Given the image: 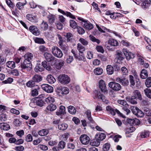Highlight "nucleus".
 Returning a JSON list of instances; mask_svg holds the SVG:
<instances>
[{"instance_id": "2eb2a0df", "label": "nucleus", "mask_w": 151, "mask_h": 151, "mask_svg": "<svg viewBox=\"0 0 151 151\" xmlns=\"http://www.w3.org/2000/svg\"><path fill=\"white\" fill-rule=\"evenodd\" d=\"M32 79L36 83H39L42 80V78L39 75L36 74L33 76Z\"/></svg>"}, {"instance_id": "7c9ffc66", "label": "nucleus", "mask_w": 151, "mask_h": 151, "mask_svg": "<svg viewBox=\"0 0 151 151\" xmlns=\"http://www.w3.org/2000/svg\"><path fill=\"white\" fill-rule=\"evenodd\" d=\"M139 121L137 119L134 120V119H127V122L131 125L134 124H136V122L139 123Z\"/></svg>"}, {"instance_id": "423d86ee", "label": "nucleus", "mask_w": 151, "mask_h": 151, "mask_svg": "<svg viewBox=\"0 0 151 151\" xmlns=\"http://www.w3.org/2000/svg\"><path fill=\"white\" fill-rule=\"evenodd\" d=\"M93 98L95 99H101L103 102L107 103L108 101L105 99V96L102 94L99 91L95 90L94 91Z\"/></svg>"}, {"instance_id": "aec40b11", "label": "nucleus", "mask_w": 151, "mask_h": 151, "mask_svg": "<svg viewBox=\"0 0 151 151\" xmlns=\"http://www.w3.org/2000/svg\"><path fill=\"white\" fill-rule=\"evenodd\" d=\"M69 92L68 89L65 87H63L58 90L59 93L62 95L67 94L69 93Z\"/></svg>"}, {"instance_id": "9b49d317", "label": "nucleus", "mask_w": 151, "mask_h": 151, "mask_svg": "<svg viewBox=\"0 0 151 151\" xmlns=\"http://www.w3.org/2000/svg\"><path fill=\"white\" fill-rule=\"evenodd\" d=\"M29 29L30 31L34 35L38 36L40 34V32L37 27L35 26H31L29 27Z\"/></svg>"}, {"instance_id": "c85d7f7f", "label": "nucleus", "mask_w": 151, "mask_h": 151, "mask_svg": "<svg viewBox=\"0 0 151 151\" xmlns=\"http://www.w3.org/2000/svg\"><path fill=\"white\" fill-rule=\"evenodd\" d=\"M65 37L66 38V41L67 42H72L73 37V35L70 32L67 33L65 36Z\"/></svg>"}, {"instance_id": "c756f323", "label": "nucleus", "mask_w": 151, "mask_h": 151, "mask_svg": "<svg viewBox=\"0 0 151 151\" xmlns=\"http://www.w3.org/2000/svg\"><path fill=\"white\" fill-rule=\"evenodd\" d=\"M33 56V55L32 53L30 52H27L24 55V60H26L27 61L28 60L30 61V60L32 59Z\"/></svg>"}, {"instance_id": "5701e85b", "label": "nucleus", "mask_w": 151, "mask_h": 151, "mask_svg": "<svg viewBox=\"0 0 151 151\" xmlns=\"http://www.w3.org/2000/svg\"><path fill=\"white\" fill-rule=\"evenodd\" d=\"M46 79L48 83L50 84L53 83L56 81V79L51 75H48L47 76Z\"/></svg>"}, {"instance_id": "8fccbe9b", "label": "nucleus", "mask_w": 151, "mask_h": 151, "mask_svg": "<svg viewBox=\"0 0 151 151\" xmlns=\"http://www.w3.org/2000/svg\"><path fill=\"white\" fill-rule=\"evenodd\" d=\"M145 84L147 87H151V77H149L146 79Z\"/></svg>"}, {"instance_id": "bf43d9fd", "label": "nucleus", "mask_w": 151, "mask_h": 151, "mask_svg": "<svg viewBox=\"0 0 151 151\" xmlns=\"http://www.w3.org/2000/svg\"><path fill=\"white\" fill-rule=\"evenodd\" d=\"M79 41L84 46H86L88 44V41L83 38H80L79 39Z\"/></svg>"}, {"instance_id": "052dcab7", "label": "nucleus", "mask_w": 151, "mask_h": 151, "mask_svg": "<svg viewBox=\"0 0 151 151\" xmlns=\"http://www.w3.org/2000/svg\"><path fill=\"white\" fill-rule=\"evenodd\" d=\"M27 18L28 20L33 22L35 19V17L34 16H33L32 15L29 14L27 15Z\"/></svg>"}, {"instance_id": "338daca9", "label": "nucleus", "mask_w": 151, "mask_h": 151, "mask_svg": "<svg viewBox=\"0 0 151 151\" xmlns=\"http://www.w3.org/2000/svg\"><path fill=\"white\" fill-rule=\"evenodd\" d=\"M24 149V147L21 145L16 147L14 148V150L16 151H22Z\"/></svg>"}, {"instance_id": "0e129e2a", "label": "nucleus", "mask_w": 151, "mask_h": 151, "mask_svg": "<svg viewBox=\"0 0 151 151\" xmlns=\"http://www.w3.org/2000/svg\"><path fill=\"white\" fill-rule=\"evenodd\" d=\"M65 143L63 141H60L58 144V147L60 149H63L65 147Z\"/></svg>"}, {"instance_id": "864d4df0", "label": "nucleus", "mask_w": 151, "mask_h": 151, "mask_svg": "<svg viewBox=\"0 0 151 151\" xmlns=\"http://www.w3.org/2000/svg\"><path fill=\"white\" fill-rule=\"evenodd\" d=\"M45 102L42 99H40L36 101V104L40 106H42L44 104Z\"/></svg>"}, {"instance_id": "f704fd0d", "label": "nucleus", "mask_w": 151, "mask_h": 151, "mask_svg": "<svg viewBox=\"0 0 151 151\" xmlns=\"http://www.w3.org/2000/svg\"><path fill=\"white\" fill-rule=\"evenodd\" d=\"M49 22L50 24L52 23L55 22V17L54 15L50 14L47 17Z\"/></svg>"}, {"instance_id": "49530a36", "label": "nucleus", "mask_w": 151, "mask_h": 151, "mask_svg": "<svg viewBox=\"0 0 151 151\" xmlns=\"http://www.w3.org/2000/svg\"><path fill=\"white\" fill-rule=\"evenodd\" d=\"M146 95L149 98L151 99V90L147 88L144 90Z\"/></svg>"}, {"instance_id": "7ed1b4c3", "label": "nucleus", "mask_w": 151, "mask_h": 151, "mask_svg": "<svg viewBox=\"0 0 151 151\" xmlns=\"http://www.w3.org/2000/svg\"><path fill=\"white\" fill-rule=\"evenodd\" d=\"M32 64L29 60H24L23 63L21 65L22 70L24 72L25 71H28L30 70L32 68Z\"/></svg>"}, {"instance_id": "bb28decb", "label": "nucleus", "mask_w": 151, "mask_h": 151, "mask_svg": "<svg viewBox=\"0 0 151 151\" xmlns=\"http://www.w3.org/2000/svg\"><path fill=\"white\" fill-rule=\"evenodd\" d=\"M150 1L147 0H144L142 1V7L143 9L147 8L150 5Z\"/></svg>"}, {"instance_id": "393cba45", "label": "nucleus", "mask_w": 151, "mask_h": 151, "mask_svg": "<svg viewBox=\"0 0 151 151\" xmlns=\"http://www.w3.org/2000/svg\"><path fill=\"white\" fill-rule=\"evenodd\" d=\"M100 144V141L98 139H93L91 141L90 144L93 146L97 147Z\"/></svg>"}, {"instance_id": "a19ab883", "label": "nucleus", "mask_w": 151, "mask_h": 151, "mask_svg": "<svg viewBox=\"0 0 151 151\" xmlns=\"http://www.w3.org/2000/svg\"><path fill=\"white\" fill-rule=\"evenodd\" d=\"M56 108V106L55 105L51 104L47 106V109L49 111H53L55 110Z\"/></svg>"}, {"instance_id": "774afa93", "label": "nucleus", "mask_w": 151, "mask_h": 151, "mask_svg": "<svg viewBox=\"0 0 151 151\" xmlns=\"http://www.w3.org/2000/svg\"><path fill=\"white\" fill-rule=\"evenodd\" d=\"M144 110L145 113L147 116H151V110L148 108H146Z\"/></svg>"}, {"instance_id": "a878e982", "label": "nucleus", "mask_w": 151, "mask_h": 151, "mask_svg": "<svg viewBox=\"0 0 151 151\" xmlns=\"http://www.w3.org/2000/svg\"><path fill=\"white\" fill-rule=\"evenodd\" d=\"M42 64L43 67L47 70L50 71L52 70V68L51 65L49 64H47V63L45 61L42 62Z\"/></svg>"}, {"instance_id": "4d7b16f0", "label": "nucleus", "mask_w": 151, "mask_h": 151, "mask_svg": "<svg viewBox=\"0 0 151 151\" xmlns=\"http://www.w3.org/2000/svg\"><path fill=\"white\" fill-rule=\"evenodd\" d=\"M110 147V145L109 143H106L103 146V150L104 151H108Z\"/></svg>"}, {"instance_id": "39448f33", "label": "nucleus", "mask_w": 151, "mask_h": 151, "mask_svg": "<svg viewBox=\"0 0 151 151\" xmlns=\"http://www.w3.org/2000/svg\"><path fill=\"white\" fill-rule=\"evenodd\" d=\"M52 52L53 55L55 57L59 58H61L63 55L61 50L57 46H53L51 48Z\"/></svg>"}, {"instance_id": "f03ea898", "label": "nucleus", "mask_w": 151, "mask_h": 151, "mask_svg": "<svg viewBox=\"0 0 151 151\" xmlns=\"http://www.w3.org/2000/svg\"><path fill=\"white\" fill-rule=\"evenodd\" d=\"M58 80L61 84L65 85L68 83L70 81L69 77L65 74H61L58 77Z\"/></svg>"}, {"instance_id": "4be33fe9", "label": "nucleus", "mask_w": 151, "mask_h": 151, "mask_svg": "<svg viewBox=\"0 0 151 151\" xmlns=\"http://www.w3.org/2000/svg\"><path fill=\"white\" fill-rule=\"evenodd\" d=\"M108 43L111 46H117L119 45L118 42L113 39H110L108 41Z\"/></svg>"}, {"instance_id": "473e14b6", "label": "nucleus", "mask_w": 151, "mask_h": 151, "mask_svg": "<svg viewBox=\"0 0 151 151\" xmlns=\"http://www.w3.org/2000/svg\"><path fill=\"white\" fill-rule=\"evenodd\" d=\"M6 65L9 68L13 69L15 67V63L14 61H9L6 63Z\"/></svg>"}, {"instance_id": "cd10ccee", "label": "nucleus", "mask_w": 151, "mask_h": 151, "mask_svg": "<svg viewBox=\"0 0 151 151\" xmlns=\"http://www.w3.org/2000/svg\"><path fill=\"white\" fill-rule=\"evenodd\" d=\"M49 132L48 129H43L38 132V134L41 136H44L47 135Z\"/></svg>"}, {"instance_id": "680f3d73", "label": "nucleus", "mask_w": 151, "mask_h": 151, "mask_svg": "<svg viewBox=\"0 0 151 151\" xmlns=\"http://www.w3.org/2000/svg\"><path fill=\"white\" fill-rule=\"evenodd\" d=\"M60 47L64 51L65 53H67L68 50V47L67 45H63Z\"/></svg>"}, {"instance_id": "5fc2aeb1", "label": "nucleus", "mask_w": 151, "mask_h": 151, "mask_svg": "<svg viewBox=\"0 0 151 151\" xmlns=\"http://www.w3.org/2000/svg\"><path fill=\"white\" fill-rule=\"evenodd\" d=\"M140 136L142 138H145L149 137V133L148 132L145 131L140 133Z\"/></svg>"}, {"instance_id": "69168bd1", "label": "nucleus", "mask_w": 151, "mask_h": 151, "mask_svg": "<svg viewBox=\"0 0 151 151\" xmlns=\"http://www.w3.org/2000/svg\"><path fill=\"white\" fill-rule=\"evenodd\" d=\"M6 2L10 8H13L14 7V4L10 0H6Z\"/></svg>"}, {"instance_id": "4468645a", "label": "nucleus", "mask_w": 151, "mask_h": 151, "mask_svg": "<svg viewBox=\"0 0 151 151\" xmlns=\"http://www.w3.org/2000/svg\"><path fill=\"white\" fill-rule=\"evenodd\" d=\"M84 22L82 23V24L83 27L85 29L90 30L93 27V25L87 20H84Z\"/></svg>"}, {"instance_id": "0eeeda50", "label": "nucleus", "mask_w": 151, "mask_h": 151, "mask_svg": "<svg viewBox=\"0 0 151 151\" xmlns=\"http://www.w3.org/2000/svg\"><path fill=\"white\" fill-rule=\"evenodd\" d=\"M79 140L82 144L86 145L90 142V139L86 134H83L81 135L79 138Z\"/></svg>"}, {"instance_id": "c03bdc74", "label": "nucleus", "mask_w": 151, "mask_h": 151, "mask_svg": "<svg viewBox=\"0 0 151 151\" xmlns=\"http://www.w3.org/2000/svg\"><path fill=\"white\" fill-rule=\"evenodd\" d=\"M26 3H25L19 2L17 3L16 4V6L17 8L19 10L23 9L24 8V6L26 4Z\"/></svg>"}, {"instance_id": "ea45409f", "label": "nucleus", "mask_w": 151, "mask_h": 151, "mask_svg": "<svg viewBox=\"0 0 151 151\" xmlns=\"http://www.w3.org/2000/svg\"><path fill=\"white\" fill-rule=\"evenodd\" d=\"M129 79L130 84V86L131 87H133L134 86L135 84V79L133 76L131 75H129Z\"/></svg>"}, {"instance_id": "f257e3e1", "label": "nucleus", "mask_w": 151, "mask_h": 151, "mask_svg": "<svg viewBox=\"0 0 151 151\" xmlns=\"http://www.w3.org/2000/svg\"><path fill=\"white\" fill-rule=\"evenodd\" d=\"M122 51V52L119 50L116 52V58L120 61H122L124 59V56L126 57L127 60H128L131 58H134L135 56L134 53L128 52L125 49H123Z\"/></svg>"}, {"instance_id": "4c0bfd02", "label": "nucleus", "mask_w": 151, "mask_h": 151, "mask_svg": "<svg viewBox=\"0 0 151 151\" xmlns=\"http://www.w3.org/2000/svg\"><path fill=\"white\" fill-rule=\"evenodd\" d=\"M41 28L44 30H46L48 27V25L46 22L43 21L40 24Z\"/></svg>"}, {"instance_id": "c9c22d12", "label": "nucleus", "mask_w": 151, "mask_h": 151, "mask_svg": "<svg viewBox=\"0 0 151 151\" xmlns=\"http://www.w3.org/2000/svg\"><path fill=\"white\" fill-rule=\"evenodd\" d=\"M64 62L61 61L58 63H56L55 65V67L56 69L59 70L64 65Z\"/></svg>"}, {"instance_id": "de8ad7c7", "label": "nucleus", "mask_w": 151, "mask_h": 151, "mask_svg": "<svg viewBox=\"0 0 151 151\" xmlns=\"http://www.w3.org/2000/svg\"><path fill=\"white\" fill-rule=\"evenodd\" d=\"M122 109L125 112L127 115L130 113V111L129 109V106L128 104L125 106H122Z\"/></svg>"}, {"instance_id": "dca6fc26", "label": "nucleus", "mask_w": 151, "mask_h": 151, "mask_svg": "<svg viewBox=\"0 0 151 151\" xmlns=\"http://www.w3.org/2000/svg\"><path fill=\"white\" fill-rule=\"evenodd\" d=\"M44 56L48 62H50L54 60L55 58L50 53L45 52L44 54Z\"/></svg>"}, {"instance_id": "6e6552de", "label": "nucleus", "mask_w": 151, "mask_h": 151, "mask_svg": "<svg viewBox=\"0 0 151 151\" xmlns=\"http://www.w3.org/2000/svg\"><path fill=\"white\" fill-rule=\"evenodd\" d=\"M109 86L113 90L116 91L120 90L122 87L119 83L113 82L109 83Z\"/></svg>"}, {"instance_id": "b1692460", "label": "nucleus", "mask_w": 151, "mask_h": 151, "mask_svg": "<svg viewBox=\"0 0 151 151\" xmlns=\"http://www.w3.org/2000/svg\"><path fill=\"white\" fill-rule=\"evenodd\" d=\"M141 78L142 79H145L148 76V73L146 70L143 69L142 70L140 74Z\"/></svg>"}, {"instance_id": "3c124183", "label": "nucleus", "mask_w": 151, "mask_h": 151, "mask_svg": "<svg viewBox=\"0 0 151 151\" xmlns=\"http://www.w3.org/2000/svg\"><path fill=\"white\" fill-rule=\"evenodd\" d=\"M70 26L74 29H75L77 27V23L75 21L73 20H71L70 21Z\"/></svg>"}, {"instance_id": "f3484780", "label": "nucleus", "mask_w": 151, "mask_h": 151, "mask_svg": "<svg viewBox=\"0 0 151 151\" xmlns=\"http://www.w3.org/2000/svg\"><path fill=\"white\" fill-rule=\"evenodd\" d=\"M40 63H37L35 68V71L37 73H39L43 71L44 69Z\"/></svg>"}, {"instance_id": "2f4dec72", "label": "nucleus", "mask_w": 151, "mask_h": 151, "mask_svg": "<svg viewBox=\"0 0 151 151\" xmlns=\"http://www.w3.org/2000/svg\"><path fill=\"white\" fill-rule=\"evenodd\" d=\"M68 112L72 114H74L76 112L75 108L73 106H70L68 107Z\"/></svg>"}, {"instance_id": "e2e57ef3", "label": "nucleus", "mask_w": 151, "mask_h": 151, "mask_svg": "<svg viewBox=\"0 0 151 151\" xmlns=\"http://www.w3.org/2000/svg\"><path fill=\"white\" fill-rule=\"evenodd\" d=\"M25 140L27 142H31L33 140L32 136L30 134H28L26 137Z\"/></svg>"}, {"instance_id": "58836bf2", "label": "nucleus", "mask_w": 151, "mask_h": 151, "mask_svg": "<svg viewBox=\"0 0 151 151\" xmlns=\"http://www.w3.org/2000/svg\"><path fill=\"white\" fill-rule=\"evenodd\" d=\"M103 72V69L100 68H97L94 70V72L96 75H100Z\"/></svg>"}, {"instance_id": "1a4fd4ad", "label": "nucleus", "mask_w": 151, "mask_h": 151, "mask_svg": "<svg viewBox=\"0 0 151 151\" xmlns=\"http://www.w3.org/2000/svg\"><path fill=\"white\" fill-rule=\"evenodd\" d=\"M132 111L133 114L138 117H142L144 115L143 112L136 107H133Z\"/></svg>"}, {"instance_id": "412c9836", "label": "nucleus", "mask_w": 151, "mask_h": 151, "mask_svg": "<svg viewBox=\"0 0 151 151\" xmlns=\"http://www.w3.org/2000/svg\"><path fill=\"white\" fill-rule=\"evenodd\" d=\"M68 127V124L65 123H60L58 125V128L59 130L62 131L65 130Z\"/></svg>"}, {"instance_id": "6e6d98bb", "label": "nucleus", "mask_w": 151, "mask_h": 151, "mask_svg": "<svg viewBox=\"0 0 151 151\" xmlns=\"http://www.w3.org/2000/svg\"><path fill=\"white\" fill-rule=\"evenodd\" d=\"M89 37L90 40L91 41L93 42H96L98 44H99L100 42V41L99 40L96 39L95 37L91 35H90Z\"/></svg>"}, {"instance_id": "a18cd8bd", "label": "nucleus", "mask_w": 151, "mask_h": 151, "mask_svg": "<svg viewBox=\"0 0 151 151\" xmlns=\"http://www.w3.org/2000/svg\"><path fill=\"white\" fill-rule=\"evenodd\" d=\"M77 48L80 52L83 53L85 50L84 47L80 43H78L77 44Z\"/></svg>"}, {"instance_id": "603ef678", "label": "nucleus", "mask_w": 151, "mask_h": 151, "mask_svg": "<svg viewBox=\"0 0 151 151\" xmlns=\"http://www.w3.org/2000/svg\"><path fill=\"white\" fill-rule=\"evenodd\" d=\"M7 116L6 114H0V120L1 122H5L6 120Z\"/></svg>"}, {"instance_id": "6ab92c4d", "label": "nucleus", "mask_w": 151, "mask_h": 151, "mask_svg": "<svg viewBox=\"0 0 151 151\" xmlns=\"http://www.w3.org/2000/svg\"><path fill=\"white\" fill-rule=\"evenodd\" d=\"M133 96L135 97L137 99H138L140 100H142V95L140 92L137 90H135L133 91Z\"/></svg>"}, {"instance_id": "e433bc0d", "label": "nucleus", "mask_w": 151, "mask_h": 151, "mask_svg": "<svg viewBox=\"0 0 151 151\" xmlns=\"http://www.w3.org/2000/svg\"><path fill=\"white\" fill-rule=\"evenodd\" d=\"M26 84L27 86L29 88H32L36 86V83L32 79L29 81Z\"/></svg>"}, {"instance_id": "72a5a7b5", "label": "nucleus", "mask_w": 151, "mask_h": 151, "mask_svg": "<svg viewBox=\"0 0 151 151\" xmlns=\"http://www.w3.org/2000/svg\"><path fill=\"white\" fill-rule=\"evenodd\" d=\"M106 70L107 73L109 75H111L114 73L113 68L110 65H108L107 66Z\"/></svg>"}, {"instance_id": "f8f14e48", "label": "nucleus", "mask_w": 151, "mask_h": 151, "mask_svg": "<svg viewBox=\"0 0 151 151\" xmlns=\"http://www.w3.org/2000/svg\"><path fill=\"white\" fill-rule=\"evenodd\" d=\"M116 82L121 83L123 85L125 86H127L129 84L128 80L124 77H118L116 78Z\"/></svg>"}, {"instance_id": "ddd939ff", "label": "nucleus", "mask_w": 151, "mask_h": 151, "mask_svg": "<svg viewBox=\"0 0 151 151\" xmlns=\"http://www.w3.org/2000/svg\"><path fill=\"white\" fill-rule=\"evenodd\" d=\"M99 87L101 91L105 92L107 91L106 87L104 81L101 80L99 82Z\"/></svg>"}, {"instance_id": "79ce46f5", "label": "nucleus", "mask_w": 151, "mask_h": 151, "mask_svg": "<svg viewBox=\"0 0 151 151\" xmlns=\"http://www.w3.org/2000/svg\"><path fill=\"white\" fill-rule=\"evenodd\" d=\"M45 101L47 103L51 104L55 101V99L53 97L50 96L46 98Z\"/></svg>"}, {"instance_id": "a211bd4d", "label": "nucleus", "mask_w": 151, "mask_h": 151, "mask_svg": "<svg viewBox=\"0 0 151 151\" xmlns=\"http://www.w3.org/2000/svg\"><path fill=\"white\" fill-rule=\"evenodd\" d=\"M0 128L1 129L7 130L10 129V126L6 123H0Z\"/></svg>"}, {"instance_id": "20e7f679", "label": "nucleus", "mask_w": 151, "mask_h": 151, "mask_svg": "<svg viewBox=\"0 0 151 151\" xmlns=\"http://www.w3.org/2000/svg\"><path fill=\"white\" fill-rule=\"evenodd\" d=\"M106 111L111 115L114 116L115 115L116 113L119 116L123 118H125V116L121 113L117 109H114L111 108V106H108L106 107Z\"/></svg>"}, {"instance_id": "37998d69", "label": "nucleus", "mask_w": 151, "mask_h": 151, "mask_svg": "<svg viewBox=\"0 0 151 151\" xmlns=\"http://www.w3.org/2000/svg\"><path fill=\"white\" fill-rule=\"evenodd\" d=\"M86 114L87 117L90 121L92 123H93L94 121L92 119V118L91 117V112L90 110H87L86 112Z\"/></svg>"}, {"instance_id": "09e8293b", "label": "nucleus", "mask_w": 151, "mask_h": 151, "mask_svg": "<svg viewBox=\"0 0 151 151\" xmlns=\"http://www.w3.org/2000/svg\"><path fill=\"white\" fill-rule=\"evenodd\" d=\"M35 43L39 44H43L45 42L42 38L38 37H36L35 39Z\"/></svg>"}, {"instance_id": "9d476101", "label": "nucleus", "mask_w": 151, "mask_h": 151, "mask_svg": "<svg viewBox=\"0 0 151 151\" xmlns=\"http://www.w3.org/2000/svg\"><path fill=\"white\" fill-rule=\"evenodd\" d=\"M41 86L43 90L47 93H51L53 91V87L48 84H44Z\"/></svg>"}, {"instance_id": "13d9d810", "label": "nucleus", "mask_w": 151, "mask_h": 151, "mask_svg": "<svg viewBox=\"0 0 151 151\" xmlns=\"http://www.w3.org/2000/svg\"><path fill=\"white\" fill-rule=\"evenodd\" d=\"M137 99L133 96H132L129 99V101L132 104H136L137 103Z\"/></svg>"}]
</instances>
